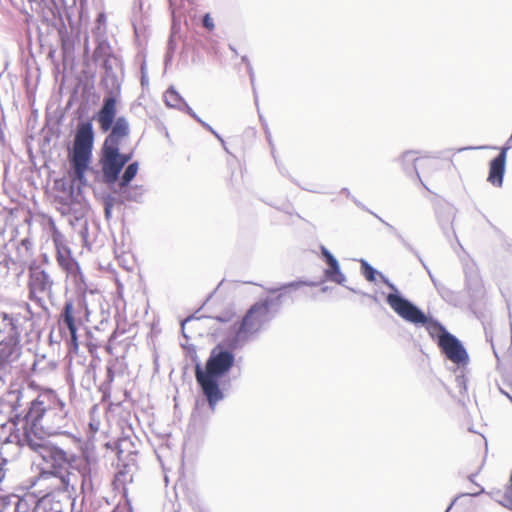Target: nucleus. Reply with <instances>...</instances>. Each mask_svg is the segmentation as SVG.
<instances>
[{
    "instance_id": "obj_1",
    "label": "nucleus",
    "mask_w": 512,
    "mask_h": 512,
    "mask_svg": "<svg viewBox=\"0 0 512 512\" xmlns=\"http://www.w3.org/2000/svg\"><path fill=\"white\" fill-rule=\"evenodd\" d=\"M24 414H15L11 421L19 426L16 435L66 434L67 429L73 425L66 403L60 399L52 389L41 391L30 401Z\"/></svg>"
},
{
    "instance_id": "obj_2",
    "label": "nucleus",
    "mask_w": 512,
    "mask_h": 512,
    "mask_svg": "<svg viewBox=\"0 0 512 512\" xmlns=\"http://www.w3.org/2000/svg\"><path fill=\"white\" fill-rule=\"evenodd\" d=\"M116 114L117 103L112 98L102 102L97 114L101 130L103 132L110 131L103 143L100 158L102 171L105 179L109 182L118 178V174L133 157V151L120 152L122 141L130 134V125L125 116L116 117Z\"/></svg>"
},
{
    "instance_id": "obj_3",
    "label": "nucleus",
    "mask_w": 512,
    "mask_h": 512,
    "mask_svg": "<svg viewBox=\"0 0 512 512\" xmlns=\"http://www.w3.org/2000/svg\"><path fill=\"white\" fill-rule=\"evenodd\" d=\"M234 349L223 344H217L210 352V355L203 367L197 350L193 348L192 361L195 362V379L208 402L209 408L214 411L218 402L224 399L225 395L220 388V379L227 375L235 363Z\"/></svg>"
},
{
    "instance_id": "obj_4",
    "label": "nucleus",
    "mask_w": 512,
    "mask_h": 512,
    "mask_svg": "<svg viewBox=\"0 0 512 512\" xmlns=\"http://www.w3.org/2000/svg\"><path fill=\"white\" fill-rule=\"evenodd\" d=\"M94 136L91 120L80 121L77 124L73 147L68 156L71 166L72 188L77 184L80 190V186L86 183L85 173L92 159Z\"/></svg>"
},
{
    "instance_id": "obj_5",
    "label": "nucleus",
    "mask_w": 512,
    "mask_h": 512,
    "mask_svg": "<svg viewBox=\"0 0 512 512\" xmlns=\"http://www.w3.org/2000/svg\"><path fill=\"white\" fill-rule=\"evenodd\" d=\"M32 436L33 438L26 433L25 435H15V438L20 447L38 453L46 463H50L48 473L55 478L62 476L68 468L73 470L74 461L81 459V455L68 453L48 442L43 436Z\"/></svg>"
},
{
    "instance_id": "obj_6",
    "label": "nucleus",
    "mask_w": 512,
    "mask_h": 512,
    "mask_svg": "<svg viewBox=\"0 0 512 512\" xmlns=\"http://www.w3.org/2000/svg\"><path fill=\"white\" fill-rule=\"evenodd\" d=\"M385 282L391 290L386 296V302L399 317L414 325L425 326L429 334L432 337L437 336L438 340L449 333L439 321L426 315L417 305L404 297L394 283L386 279Z\"/></svg>"
},
{
    "instance_id": "obj_7",
    "label": "nucleus",
    "mask_w": 512,
    "mask_h": 512,
    "mask_svg": "<svg viewBox=\"0 0 512 512\" xmlns=\"http://www.w3.org/2000/svg\"><path fill=\"white\" fill-rule=\"evenodd\" d=\"M273 318L274 314L257 301L246 311L237 327H235L234 335L226 339L227 346L231 349L243 347L266 328Z\"/></svg>"
},
{
    "instance_id": "obj_8",
    "label": "nucleus",
    "mask_w": 512,
    "mask_h": 512,
    "mask_svg": "<svg viewBox=\"0 0 512 512\" xmlns=\"http://www.w3.org/2000/svg\"><path fill=\"white\" fill-rule=\"evenodd\" d=\"M139 170V162L133 161L127 163L123 170L118 174V178L113 182L105 179L104 172H102V181L105 183L119 198V204L125 202L143 203L147 189L144 185L131 184L136 177Z\"/></svg>"
},
{
    "instance_id": "obj_9",
    "label": "nucleus",
    "mask_w": 512,
    "mask_h": 512,
    "mask_svg": "<svg viewBox=\"0 0 512 512\" xmlns=\"http://www.w3.org/2000/svg\"><path fill=\"white\" fill-rule=\"evenodd\" d=\"M54 281L50 274L36 262L28 267V297L39 307H44V296L52 293Z\"/></svg>"
},
{
    "instance_id": "obj_10",
    "label": "nucleus",
    "mask_w": 512,
    "mask_h": 512,
    "mask_svg": "<svg viewBox=\"0 0 512 512\" xmlns=\"http://www.w3.org/2000/svg\"><path fill=\"white\" fill-rule=\"evenodd\" d=\"M85 310L88 313L87 303L85 296H79L76 303L72 300H66L60 314L59 324L61 328L67 329L69 336V343L71 348H78L77 326L76 317Z\"/></svg>"
},
{
    "instance_id": "obj_11",
    "label": "nucleus",
    "mask_w": 512,
    "mask_h": 512,
    "mask_svg": "<svg viewBox=\"0 0 512 512\" xmlns=\"http://www.w3.org/2000/svg\"><path fill=\"white\" fill-rule=\"evenodd\" d=\"M102 68L104 73L101 79V85L105 90L103 102L112 98L115 100V103H117L122 84L120 77L122 73V61L120 59H109L105 61V63H102Z\"/></svg>"
},
{
    "instance_id": "obj_12",
    "label": "nucleus",
    "mask_w": 512,
    "mask_h": 512,
    "mask_svg": "<svg viewBox=\"0 0 512 512\" xmlns=\"http://www.w3.org/2000/svg\"><path fill=\"white\" fill-rule=\"evenodd\" d=\"M73 470H76L81 480L78 496L82 495L84 500L87 495H93V478L97 471L96 459L87 453H83L80 460L74 461Z\"/></svg>"
},
{
    "instance_id": "obj_13",
    "label": "nucleus",
    "mask_w": 512,
    "mask_h": 512,
    "mask_svg": "<svg viewBox=\"0 0 512 512\" xmlns=\"http://www.w3.org/2000/svg\"><path fill=\"white\" fill-rule=\"evenodd\" d=\"M439 347L442 353L459 367L464 366L469 361V355L462 342L453 334L447 333L440 337Z\"/></svg>"
},
{
    "instance_id": "obj_14",
    "label": "nucleus",
    "mask_w": 512,
    "mask_h": 512,
    "mask_svg": "<svg viewBox=\"0 0 512 512\" xmlns=\"http://www.w3.org/2000/svg\"><path fill=\"white\" fill-rule=\"evenodd\" d=\"M25 308L27 310V314L23 315L21 313H6L2 312L0 314L4 330L7 332V337L5 339H13L20 342V336L23 332V326L28 321H30L33 317V312L31 311V307L29 304H25Z\"/></svg>"
},
{
    "instance_id": "obj_15",
    "label": "nucleus",
    "mask_w": 512,
    "mask_h": 512,
    "mask_svg": "<svg viewBox=\"0 0 512 512\" xmlns=\"http://www.w3.org/2000/svg\"><path fill=\"white\" fill-rule=\"evenodd\" d=\"M465 274V286L471 299H477L480 297L483 284L479 273V269L476 263L472 260H468L463 266Z\"/></svg>"
},
{
    "instance_id": "obj_16",
    "label": "nucleus",
    "mask_w": 512,
    "mask_h": 512,
    "mask_svg": "<svg viewBox=\"0 0 512 512\" xmlns=\"http://www.w3.org/2000/svg\"><path fill=\"white\" fill-rule=\"evenodd\" d=\"M509 147H502L499 154L489 163L487 181L495 187H502L506 168L507 151Z\"/></svg>"
},
{
    "instance_id": "obj_17",
    "label": "nucleus",
    "mask_w": 512,
    "mask_h": 512,
    "mask_svg": "<svg viewBox=\"0 0 512 512\" xmlns=\"http://www.w3.org/2000/svg\"><path fill=\"white\" fill-rule=\"evenodd\" d=\"M22 353V347L19 341L13 339H3L0 343V365L12 368Z\"/></svg>"
},
{
    "instance_id": "obj_18",
    "label": "nucleus",
    "mask_w": 512,
    "mask_h": 512,
    "mask_svg": "<svg viewBox=\"0 0 512 512\" xmlns=\"http://www.w3.org/2000/svg\"><path fill=\"white\" fill-rule=\"evenodd\" d=\"M455 215L456 209L450 203H442L437 206V220L447 238H449L451 235H455L453 229V221L455 219Z\"/></svg>"
},
{
    "instance_id": "obj_19",
    "label": "nucleus",
    "mask_w": 512,
    "mask_h": 512,
    "mask_svg": "<svg viewBox=\"0 0 512 512\" xmlns=\"http://www.w3.org/2000/svg\"><path fill=\"white\" fill-rule=\"evenodd\" d=\"M57 479L60 482L57 488L58 491L67 493L68 497L72 499L74 503L78 497L77 482L79 475L76 470L68 468V470H66L62 476H58Z\"/></svg>"
},
{
    "instance_id": "obj_20",
    "label": "nucleus",
    "mask_w": 512,
    "mask_h": 512,
    "mask_svg": "<svg viewBox=\"0 0 512 512\" xmlns=\"http://www.w3.org/2000/svg\"><path fill=\"white\" fill-rule=\"evenodd\" d=\"M164 101L168 107L175 108L181 112L187 113L188 115H190L193 111V109L188 105L185 99L173 86L169 87L165 92Z\"/></svg>"
},
{
    "instance_id": "obj_21",
    "label": "nucleus",
    "mask_w": 512,
    "mask_h": 512,
    "mask_svg": "<svg viewBox=\"0 0 512 512\" xmlns=\"http://www.w3.org/2000/svg\"><path fill=\"white\" fill-rule=\"evenodd\" d=\"M96 368L97 364L94 360H90L88 364L79 365V373H81L80 385L83 389L90 391L95 386Z\"/></svg>"
},
{
    "instance_id": "obj_22",
    "label": "nucleus",
    "mask_w": 512,
    "mask_h": 512,
    "mask_svg": "<svg viewBox=\"0 0 512 512\" xmlns=\"http://www.w3.org/2000/svg\"><path fill=\"white\" fill-rule=\"evenodd\" d=\"M326 265H327V267L323 271L324 279L317 282L318 285L322 284L324 281H330L335 284L345 286L346 276L341 271L340 264H339L338 260L336 259L334 261H331V262L327 263Z\"/></svg>"
},
{
    "instance_id": "obj_23",
    "label": "nucleus",
    "mask_w": 512,
    "mask_h": 512,
    "mask_svg": "<svg viewBox=\"0 0 512 512\" xmlns=\"http://www.w3.org/2000/svg\"><path fill=\"white\" fill-rule=\"evenodd\" d=\"M93 58L95 62L102 61V63H105V61L109 59H119L112 53L110 43L104 37H98L96 39V47L93 53Z\"/></svg>"
},
{
    "instance_id": "obj_24",
    "label": "nucleus",
    "mask_w": 512,
    "mask_h": 512,
    "mask_svg": "<svg viewBox=\"0 0 512 512\" xmlns=\"http://www.w3.org/2000/svg\"><path fill=\"white\" fill-rule=\"evenodd\" d=\"M378 218H379V221L383 225H385V227L387 228L389 233L392 234L407 250L412 252L418 258V260L420 261L423 268L428 272V270H430V269L427 266V264L425 263V261L422 259L419 252L403 237V235L398 231V229L396 227H394L393 225H391L390 223L386 222L383 218H381V217H378Z\"/></svg>"
},
{
    "instance_id": "obj_25",
    "label": "nucleus",
    "mask_w": 512,
    "mask_h": 512,
    "mask_svg": "<svg viewBox=\"0 0 512 512\" xmlns=\"http://www.w3.org/2000/svg\"><path fill=\"white\" fill-rule=\"evenodd\" d=\"M419 158L416 156L415 151H406L400 157V162L403 168V171L408 176L415 175L418 179H420V175L416 166Z\"/></svg>"
},
{
    "instance_id": "obj_26",
    "label": "nucleus",
    "mask_w": 512,
    "mask_h": 512,
    "mask_svg": "<svg viewBox=\"0 0 512 512\" xmlns=\"http://www.w3.org/2000/svg\"><path fill=\"white\" fill-rule=\"evenodd\" d=\"M302 286L315 287V286H318V283H316L315 281L298 280V281H293V282L281 284L279 286L267 287L266 291L269 294H276L277 293V295H278L279 293L284 292V291L285 292H291V291L297 290V289H299Z\"/></svg>"
},
{
    "instance_id": "obj_27",
    "label": "nucleus",
    "mask_w": 512,
    "mask_h": 512,
    "mask_svg": "<svg viewBox=\"0 0 512 512\" xmlns=\"http://www.w3.org/2000/svg\"><path fill=\"white\" fill-rule=\"evenodd\" d=\"M291 292H281L276 297H266L264 299L259 300L260 304H263L269 312L276 314L280 311V308L283 304V300L285 297H289Z\"/></svg>"
},
{
    "instance_id": "obj_28",
    "label": "nucleus",
    "mask_w": 512,
    "mask_h": 512,
    "mask_svg": "<svg viewBox=\"0 0 512 512\" xmlns=\"http://www.w3.org/2000/svg\"><path fill=\"white\" fill-rule=\"evenodd\" d=\"M116 362H117L116 360H110L107 363L105 379L99 386V390L104 396L110 395L111 386L115 379Z\"/></svg>"
},
{
    "instance_id": "obj_29",
    "label": "nucleus",
    "mask_w": 512,
    "mask_h": 512,
    "mask_svg": "<svg viewBox=\"0 0 512 512\" xmlns=\"http://www.w3.org/2000/svg\"><path fill=\"white\" fill-rule=\"evenodd\" d=\"M59 266L66 271V273L73 277L75 282H83V274L80 269L79 263L71 256L63 263L59 264Z\"/></svg>"
},
{
    "instance_id": "obj_30",
    "label": "nucleus",
    "mask_w": 512,
    "mask_h": 512,
    "mask_svg": "<svg viewBox=\"0 0 512 512\" xmlns=\"http://www.w3.org/2000/svg\"><path fill=\"white\" fill-rule=\"evenodd\" d=\"M361 273L365 277V279L369 282H375L376 277L379 276L381 281L387 286L386 280H389L384 274L376 270L372 265L369 264L368 261L361 259Z\"/></svg>"
},
{
    "instance_id": "obj_31",
    "label": "nucleus",
    "mask_w": 512,
    "mask_h": 512,
    "mask_svg": "<svg viewBox=\"0 0 512 512\" xmlns=\"http://www.w3.org/2000/svg\"><path fill=\"white\" fill-rule=\"evenodd\" d=\"M102 203L104 208V216L106 220H110L112 217V210L116 204H119V198L113 194H104L102 196Z\"/></svg>"
},
{
    "instance_id": "obj_32",
    "label": "nucleus",
    "mask_w": 512,
    "mask_h": 512,
    "mask_svg": "<svg viewBox=\"0 0 512 512\" xmlns=\"http://www.w3.org/2000/svg\"><path fill=\"white\" fill-rule=\"evenodd\" d=\"M435 289L440 297L449 304L456 302L457 297L454 291L448 288L443 283H435Z\"/></svg>"
},
{
    "instance_id": "obj_33",
    "label": "nucleus",
    "mask_w": 512,
    "mask_h": 512,
    "mask_svg": "<svg viewBox=\"0 0 512 512\" xmlns=\"http://www.w3.org/2000/svg\"><path fill=\"white\" fill-rule=\"evenodd\" d=\"M494 499L497 503H499L501 506L512 510V494L509 491L501 492L498 490L494 493Z\"/></svg>"
},
{
    "instance_id": "obj_34",
    "label": "nucleus",
    "mask_w": 512,
    "mask_h": 512,
    "mask_svg": "<svg viewBox=\"0 0 512 512\" xmlns=\"http://www.w3.org/2000/svg\"><path fill=\"white\" fill-rule=\"evenodd\" d=\"M48 365H51V363H48L46 361L45 355H42L41 357L36 355V359L33 362L32 369L35 373H42L46 370V367Z\"/></svg>"
},
{
    "instance_id": "obj_35",
    "label": "nucleus",
    "mask_w": 512,
    "mask_h": 512,
    "mask_svg": "<svg viewBox=\"0 0 512 512\" xmlns=\"http://www.w3.org/2000/svg\"><path fill=\"white\" fill-rule=\"evenodd\" d=\"M340 193H342V194L346 195L348 198H351V199H352V201H353V202H354V203H355L359 208H361V209H363V210H365V211H367V212L371 213L374 217H376V218L379 220V218H378V217H380V216H379V215H377L376 213H374V212L370 211V210H369V209H368V208H367V207H366L362 202H360L358 199H356L355 197H353V196L351 195V193H350V190H349L348 188H342V189H341V191H340Z\"/></svg>"
},
{
    "instance_id": "obj_36",
    "label": "nucleus",
    "mask_w": 512,
    "mask_h": 512,
    "mask_svg": "<svg viewBox=\"0 0 512 512\" xmlns=\"http://www.w3.org/2000/svg\"><path fill=\"white\" fill-rule=\"evenodd\" d=\"M71 256L72 255H71V251L69 248H67L66 246H63V247L57 246V262H58V264L63 263L65 260H67Z\"/></svg>"
},
{
    "instance_id": "obj_37",
    "label": "nucleus",
    "mask_w": 512,
    "mask_h": 512,
    "mask_svg": "<svg viewBox=\"0 0 512 512\" xmlns=\"http://www.w3.org/2000/svg\"><path fill=\"white\" fill-rule=\"evenodd\" d=\"M456 386L459 389L461 394L467 391V378L465 377L463 371L460 374H457L455 377Z\"/></svg>"
},
{
    "instance_id": "obj_38",
    "label": "nucleus",
    "mask_w": 512,
    "mask_h": 512,
    "mask_svg": "<svg viewBox=\"0 0 512 512\" xmlns=\"http://www.w3.org/2000/svg\"><path fill=\"white\" fill-rule=\"evenodd\" d=\"M190 117H192L195 121H197L203 128H205L207 131H209L210 133H215V130L213 129V127L211 125H209L207 122H205L204 120H202L196 113L195 111L193 110L191 112V114L189 115Z\"/></svg>"
},
{
    "instance_id": "obj_39",
    "label": "nucleus",
    "mask_w": 512,
    "mask_h": 512,
    "mask_svg": "<svg viewBox=\"0 0 512 512\" xmlns=\"http://www.w3.org/2000/svg\"><path fill=\"white\" fill-rule=\"evenodd\" d=\"M484 492H485V489H484L483 487H481L480 491H479V492H477V493H465V494H460V495L456 496V497L452 500V502L450 503V505L447 507V509H446V511H445V512H449V511L452 509V507L454 506V504L456 503V501H457L460 497H462V496H472V497H476V496H478L479 494L484 493Z\"/></svg>"
},
{
    "instance_id": "obj_40",
    "label": "nucleus",
    "mask_w": 512,
    "mask_h": 512,
    "mask_svg": "<svg viewBox=\"0 0 512 512\" xmlns=\"http://www.w3.org/2000/svg\"><path fill=\"white\" fill-rule=\"evenodd\" d=\"M247 72H248L249 77H250V81H251V85H252L255 101L257 102V93H256V88H255V73H254V69H253V67H252V65L250 63H248V65H247Z\"/></svg>"
},
{
    "instance_id": "obj_41",
    "label": "nucleus",
    "mask_w": 512,
    "mask_h": 512,
    "mask_svg": "<svg viewBox=\"0 0 512 512\" xmlns=\"http://www.w3.org/2000/svg\"><path fill=\"white\" fill-rule=\"evenodd\" d=\"M320 251L326 264L336 260V257L325 246L321 245Z\"/></svg>"
},
{
    "instance_id": "obj_42",
    "label": "nucleus",
    "mask_w": 512,
    "mask_h": 512,
    "mask_svg": "<svg viewBox=\"0 0 512 512\" xmlns=\"http://www.w3.org/2000/svg\"><path fill=\"white\" fill-rule=\"evenodd\" d=\"M74 205L78 206V208H72L75 213L76 219L83 217L86 211V204L82 202L75 203Z\"/></svg>"
},
{
    "instance_id": "obj_43",
    "label": "nucleus",
    "mask_w": 512,
    "mask_h": 512,
    "mask_svg": "<svg viewBox=\"0 0 512 512\" xmlns=\"http://www.w3.org/2000/svg\"><path fill=\"white\" fill-rule=\"evenodd\" d=\"M233 317H234V313L228 311L221 315H217L214 318L221 323H227V322H230L233 319Z\"/></svg>"
},
{
    "instance_id": "obj_44",
    "label": "nucleus",
    "mask_w": 512,
    "mask_h": 512,
    "mask_svg": "<svg viewBox=\"0 0 512 512\" xmlns=\"http://www.w3.org/2000/svg\"><path fill=\"white\" fill-rule=\"evenodd\" d=\"M10 373V368L0 365V387L5 383V380Z\"/></svg>"
},
{
    "instance_id": "obj_45",
    "label": "nucleus",
    "mask_w": 512,
    "mask_h": 512,
    "mask_svg": "<svg viewBox=\"0 0 512 512\" xmlns=\"http://www.w3.org/2000/svg\"><path fill=\"white\" fill-rule=\"evenodd\" d=\"M203 26L205 28H207L208 30H213L214 29V21L213 19L210 17L209 14H205L204 17H203Z\"/></svg>"
},
{
    "instance_id": "obj_46",
    "label": "nucleus",
    "mask_w": 512,
    "mask_h": 512,
    "mask_svg": "<svg viewBox=\"0 0 512 512\" xmlns=\"http://www.w3.org/2000/svg\"><path fill=\"white\" fill-rule=\"evenodd\" d=\"M194 512H210L206 507L203 505L197 504L193 507Z\"/></svg>"
},
{
    "instance_id": "obj_47",
    "label": "nucleus",
    "mask_w": 512,
    "mask_h": 512,
    "mask_svg": "<svg viewBox=\"0 0 512 512\" xmlns=\"http://www.w3.org/2000/svg\"><path fill=\"white\" fill-rule=\"evenodd\" d=\"M191 319H192V317H188V318H186L185 320H183V321L181 322V329H182L183 336H184L185 338H188V336H187V335H186V333H185V324H186L187 322H189Z\"/></svg>"
},
{
    "instance_id": "obj_48",
    "label": "nucleus",
    "mask_w": 512,
    "mask_h": 512,
    "mask_svg": "<svg viewBox=\"0 0 512 512\" xmlns=\"http://www.w3.org/2000/svg\"><path fill=\"white\" fill-rule=\"evenodd\" d=\"M172 57H173V52L167 51L166 55H165V64L166 65L171 61Z\"/></svg>"
},
{
    "instance_id": "obj_49",
    "label": "nucleus",
    "mask_w": 512,
    "mask_h": 512,
    "mask_svg": "<svg viewBox=\"0 0 512 512\" xmlns=\"http://www.w3.org/2000/svg\"><path fill=\"white\" fill-rule=\"evenodd\" d=\"M428 275H429V278L431 279L433 285L435 286V283H441L440 281H438L434 275L432 274L431 270H428Z\"/></svg>"
},
{
    "instance_id": "obj_50",
    "label": "nucleus",
    "mask_w": 512,
    "mask_h": 512,
    "mask_svg": "<svg viewBox=\"0 0 512 512\" xmlns=\"http://www.w3.org/2000/svg\"><path fill=\"white\" fill-rule=\"evenodd\" d=\"M212 134L221 142L222 146H225L224 139L221 137V135L217 131H215V133H212Z\"/></svg>"
},
{
    "instance_id": "obj_51",
    "label": "nucleus",
    "mask_w": 512,
    "mask_h": 512,
    "mask_svg": "<svg viewBox=\"0 0 512 512\" xmlns=\"http://www.w3.org/2000/svg\"><path fill=\"white\" fill-rule=\"evenodd\" d=\"M168 52H173L174 53V43H173V40L170 39L169 40V43H168V49H167Z\"/></svg>"
},
{
    "instance_id": "obj_52",
    "label": "nucleus",
    "mask_w": 512,
    "mask_h": 512,
    "mask_svg": "<svg viewBox=\"0 0 512 512\" xmlns=\"http://www.w3.org/2000/svg\"><path fill=\"white\" fill-rule=\"evenodd\" d=\"M126 443H128V441H127V440H123V441H121V442H120V444H119V451H118L119 458H121V454L123 453V450H122V448H121V447H122L124 444H126Z\"/></svg>"
},
{
    "instance_id": "obj_53",
    "label": "nucleus",
    "mask_w": 512,
    "mask_h": 512,
    "mask_svg": "<svg viewBox=\"0 0 512 512\" xmlns=\"http://www.w3.org/2000/svg\"><path fill=\"white\" fill-rule=\"evenodd\" d=\"M193 348L196 350L195 345H189V346L187 347V351H188V353H189V355H190V357H191V358H192V356H193Z\"/></svg>"
},
{
    "instance_id": "obj_54",
    "label": "nucleus",
    "mask_w": 512,
    "mask_h": 512,
    "mask_svg": "<svg viewBox=\"0 0 512 512\" xmlns=\"http://www.w3.org/2000/svg\"><path fill=\"white\" fill-rule=\"evenodd\" d=\"M7 463L5 458H0V472L4 470L3 466Z\"/></svg>"
},
{
    "instance_id": "obj_55",
    "label": "nucleus",
    "mask_w": 512,
    "mask_h": 512,
    "mask_svg": "<svg viewBox=\"0 0 512 512\" xmlns=\"http://www.w3.org/2000/svg\"><path fill=\"white\" fill-rule=\"evenodd\" d=\"M46 503H47L46 499H43V500L40 502L39 506L37 507V510H36V511H34V512H38V511H39V509L41 508V506H43V507L45 508V507H46Z\"/></svg>"
},
{
    "instance_id": "obj_56",
    "label": "nucleus",
    "mask_w": 512,
    "mask_h": 512,
    "mask_svg": "<svg viewBox=\"0 0 512 512\" xmlns=\"http://www.w3.org/2000/svg\"><path fill=\"white\" fill-rule=\"evenodd\" d=\"M476 474H471L468 476V479L469 481L473 482L474 483V478H475Z\"/></svg>"
},
{
    "instance_id": "obj_57",
    "label": "nucleus",
    "mask_w": 512,
    "mask_h": 512,
    "mask_svg": "<svg viewBox=\"0 0 512 512\" xmlns=\"http://www.w3.org/2000/svg\"><path fill=\"white\" fill-rule=\"evenodd\" d=\"M328 290H329V287H328V286H323V287L321 288V292H323V293L327 292Z\"/></svg>"
},
{
    "instance_id": "obj_58",
    "label": "nucleus",
    "mask_w": 512,
    "mask_h": 512,
    "mask_svg": "<svg viewBox=\"0 0 512 512\" xmlns=\"http://www.w3.org/2000/svg\"><path fill=\"white\" fill-rule=\"evenodd\" d=\"M242 61L245 62L247 65L249 63V60H248L247 56H243L242 57Z\"/></svg>"
},
{
    "instance_id": "obj_59",
    "label": "nucleus",
    "mask_w": 512,
    "mask_h": 512,
    "mask_svg": "<svg viewBox=\"0 0 512 512\" xmlns=\"http://www.w3.org/2000/svg\"><path fill=\"white\" fill-rule=\"evenodd\" d=\"M346 288L349 289L350 291L354 292V293H360V291L355 290L354 288H351V287H346Z\"/></svg>"
},
{
    "instance_id": "obj_60",
    "label": "nucleus",
    "mask_w": 512,
    "mask_h": 512,
    "mask_svg": "<svg viewBox=\"0 0 512 512\" xmlns=\"http://www.w3.org/2000/svg\"><path fill=\"white\" fill-rule=\"evenodd\" d=\"M509 482H510V490H511V494H512V472H511V475H510Z\"/></svg>"
},
{
    "instance_id": "obj_61",
    "label": "nucleus",
    "mask_w": 512,
    "mask_h": 512,
    "mask_svg": "<svg viewBox=\"0 0 512 512\" xmlns=\"http://www.w3.org/2000/svg\"><path fill=\"white\" fill-rule=\"evenodd\" d=\"M146 82H147L146 78L144 76H142V79H141L142 85H145Z\"/></svg>"
},
{
    "instance_id": "obj_62",
    "label": "nucleus",
    "mask_w": 512,
    "mask_h": 512,
    "mask_svg": "<svg viewBox=\"0 0 512 512\" xmlns=\"http://www.w3.org/2000/svg\"><path fill=\"white\" fill-rule=\"evenodd\" d=\"M485 334H486V338H487V340L491 341V339H490V335H489V333H488V331H487V330L485 331Z\"/></svg>"
},
{
    "instance_id": "obj_63",
    "label": "nucleus",
    "mask_w": 512,
    "mask_h": 512,
    "mask_svg": "<svg viewBox=\"0 0 512 512\" xmlns=\"http://www.w3.org/2000/svg\"><path fill=\"white\" fill-rule=\"evenodd\" d=\"M52 512H62V510L61 509H55Z\"/></svg>"
},
{
    "instance_id": "obj_64",
    "label": "nucleus",
    "mask_w": 512,
    "mask_h": 512,
    "mask_svg": "<svg viewBox=\"0 0 512 512\" xmlns=\"http://www.w3.org/2000/svg\"><path fill=\"white\" fill-rule=\"evenodd\" d=\"M100 18H104V15H103V14H100V15H99V19H100Z\"/></svg>"
}]
</instances>
